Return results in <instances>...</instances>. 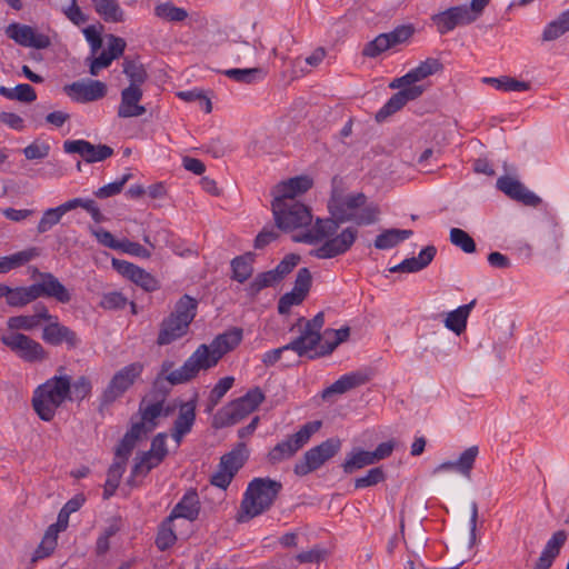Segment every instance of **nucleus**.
I'll list each match as a JSON object with an SVG mask.
<instances>
[{
    "instance_id": "1",
    "label": "nucleus",
    "mask_w": 569,
    "mask_h": 569,
    "mask_svg": "<svg viewBox=\"0 0 569 569\" xmlns=\"http://www.w3.org/2000/svg\"><path fill=\"white\" fill-rule=\"evenodd\" d=\"M363 192L343 194L337 188H332L328 200V210L331 218L317 219L311 228L297 237V241L316 243L326 239L318 248L310 251V256L318 259H331L345 254L353 246L358 238V230L353 227L343 229L339 234V226L345 222H353L357 226H370L378 221L380 208L377 203H367Z\"/></svg>"
},
{
    "instance_id": "11",
    "label": "nucleus",
    "mask_w": 569,
    "mask_h": 569,
    "mask_svg": "<svg viewBox=\"0 0 569 569\" xmlns=\"http://www.w3.org/2000/svg\"><path fill=\"white\" fill-rule=\"evenodd\" d=\"M341 447V441L338 438H329L320 445L307 450L302 458L296 462L293 471L297 476H307L320 467L328 460L335 457Z\"/></svg>"
},
{
    "instance_id": "8",
    "label": "nucleus",
    "mask_w": 569,
    "mask_h": 569,
    "mask_svg": "<svg viewBox=\"0 0 569 569\" xmlns=\"http://www.w3.org/2000/svg\"><path fill=\"white\" fill-rule=\"evenodd\" d=\"M271 208L278 229L290 231L309 227L312 222L311 210L302 202L272 200Z\"/></svg>"
},
{
    "instance_id": "63",
    "label": "nucleus",
    "mask_w": 569,
    "mask_h": 569,
    "mask_svg": "<svg viewBox=\"0 0 569 569\" xmlns=\"http://www.w3.org/2000/svg\"><path fill=\"white\" fill-rule=\"evenodd\" d=\"M61 11L68 20L78 27L86 23L89 19L88 16L83 13L81 8L78 6L77 0H70V4L63 7Z\"/></svg>"
},
{
    "instance_id": "16",
    "label": "nucleus",
    "mask_w": 569,
    "mask_h": 569,
    "mask_svg": "<svg viewBox=\"0 0 569 569\" xmlns=\"http://www.w3.org/2000/svg\"><path fill=\"white\" fill-rule=\"evenodd\" d=\"M167 433H158L151 441L150 449L136 457L131 469V477L147 475L151 469L158 467L167 457Z\"/></svg>"
},
{
    "instance_id": "43",
    "label": "nucleus",
    "mask_w": 569,
    "mask_h": 569,
    "mask_svg": "<svg viewBox=\"0 0 569 569\" xmlns=\"http://www.w3.org/2000/svg\"><path fill=\"white\" fill-rule=\"evenodd\" d=\"M153 12L157 18L167 22H182L188 18V11L174 6L171 1L157 3Z\"/></svg>"
},
{
    "instance_id": "61",
    "label": "nucleus",
    "mask_w": 569,
    "mask_h": 569,
    "mask_svg": "<svg viewBox=\"0 0 569 569\" xmlns=\"http://www.w3.org/2000/svg\"><path fill=\"white\" fill-rule=\"evenodd\" d=\"M71 201V209L82 208L84 209L93 219L94 222L99 223L104 220L103 214L101 213L99 207L96 201L92 199H83V198H73Z\"/></svg>"
},
{
    "instance_id": "2",
    "label": "nucleus",
    "mask_w": 569,
    "mask_h": 569,
    "mask_svg": "<svg viewBox=\"0 0 569 569\" xmlns=\"http://www.w3.org/2000/svg\"><path fill=\"white\" fill-rule=\"evenodd\" d=\"M281 490L282 483L278 480L269 477L253 478L243 493L237 521L241 523L248 522L268 511Z\"/></svg>"
},
{
    "instance_id": "19",
    "label": "nucleus",
    "mask_w": 569,
    "mask_h": 569,
    "mask_svg": "<svg viewBox=\"0 0 569 569\" xmlns=\"http://www.w3.org/2000/svg\"><path fill=\"white\" fill-rule=\"evenodd\" d=\"M63 91L73 101L86 103L102 99L107 94V86L99 80H80L66 84Z\"/></svg>"
},
{
    "instance_id": "44",
    "label": "nucleus",
    "mask_w": 569,
    "mask_h": 569,
    "mask_svg": "<svg viewBox=\"0 0 569 569\" xmlns=\"http://www.w3.org/2000/svg\"><path fill=\"white\" fill-rule=\"evenodd\" d=\"M223 74L236 82L251 84L263 80L266 71L262 68H234L224 70Z\"/></svg>"
},
{
    "instance_id": "26",
    "label": "nucleus",
    "mask_w": 569,
    "mask_h": 569,
    "mask_svg": "<svg viewBox=\"0 0 569 569\" xmlns=\"http://www.w3.org/2000/svg\"><path fill=\"white\" fill-rule=\"evenodd\" d=\"M196 399L181 402L179 406L178 417L171 429V437L178 445L181 442L182 438L192 430L196 421Z\"/></svg>"
},
{
    "instance_id": "36",
    "label": "nucleus",
    "mask_w": 569,
    "mask_h": 569,
    "mask_svg": "<svg viewBox=\"0 0 569 569\" xmlns=\"http://www.w3.org/2000/svg\"><path fill=\"white\" fill-rule=\"evenodd\" d=\"M99 17L111 23L124 21V11L117 0H91Z\"/></svg>"
},
{
    "instance_id": "9",
    "label": "nucleus",
    "mask_w": 569,
    "mask_h": 569,
    "mask_svg": "<svg viewBox=\"0 0 569 569\" xmlns=\"http://www.w3.org/2000/svg\"><path fill=\"white\" fill-rule=\"evenodd\" d=\"M426 79L422 77L419 68L416 67L402 76V80L408 83V88H403L397 93H395L376 113V120L378 122L385 121L388 117L399 111L402 107H405L409 101H412L419 98L423 92L422 86H416V82Z\"/></svg>"
},
{
    "instance_id": "7",
    "label": "nucleus",
    "mask_w": 569,
    "mask_h": 569,
    "mask_svg": "<svg viewBox=\"0 0 569 569\" xmlns=\"http://www.w3.org/2000/svg\"><path fill=\"white\" fill-rule=\"evenodd\" d=\"M322 423L319 420L305 423L296 433L287 437L271 448L267 455V461L270 465H278L292 458L301 448H303L320 428Z\"/></svg>"
},
{
    "instance_id": "21",
    "label": "nucleus",
    "mask_w": 569,
    "mask_h": 569,
    "mask_svg": "<svg viewBox=\"0 0 569 569\" xmlns=\"http://www.w3.org/2000/svg\"><path fill=\"white\" fill-rule=\"evenodd\" d=\"M112 266L120 274L141 287L147 292L160 289V282L156 277L131 262L113 259Z\"/></svg>"
},
{
    "instance_id": "22",
    "label": "nucleus",
    "mask_w": 569,
    "mask_h": 569,
    "mask_svg": "<svg viewBox=\"0 0 569 569\" xmlns=\"http://www.w3.org/2000/svg\"><path fill=\"white\" fill-rule=\"evenodd\" d=\"M497 188L510 199L521 202L528 207H538L541 199L525 187L519 180L509 176H502L497 180Z\"/></svg>"
},
{
    "instance_id": "35",
    "label": "nucleus",
    "mask_w": 569,
    "mask_h": 569,
    "mask_svg": "<svg viewBox=\"0 0 569 569\" xmlns=\"http://www.w3.org/2000/svg\"><path fill=\"white\" fill-rule=\"evenodd\" d=\"M568 539V532L563 529L555 531L546 542L538 560L552 566L556 558L559 556L561 548L565 546Z\"/></svg>"
},
{
    "instance_id": "27",
    "label": "nucleus",
    "mask_w": 569,
    "mask_h": 569,
    "mask_svg": "<svg viewBox=\"0 0 569 569\" xmlns=\"http://www.w3.org/2000/svg\"><path fill=\"white\" fill-rule=\"evenodd\" d=\"M478 455V446H471L467 448L463 452H461L457 460L445 461L437 466L433 470V473H439L443 471H455L466 478H470Z\"/></svg>"
},
{
    "instance_id": "4",
    "label": "nucleus",
    "mask_w": 569,
    "mask_h": 569,
    "mask_svg": "<svg viewBox=\"0 0 569 569\" xmlns=\"http://www.w3.org/2000/svg\"><path fill=\"white\" fill-rule=\"evenodd\" d=\"M197 309L198 301L189 295H183L177 301L174 310L161 321L157 343L167 346L184 337L197 316Z\"/></svg>"
},
{
    "instance_id": "13",
    "label": "nucleus",
    "mask_w": 569,
    "mask_h": 569,
    "mask_svg": "<svg viewBox=\"0 0 569 569\" xmlns=\"http://www.w3.org/2000/svg\"><path fill=\"white\" fill-rule=\"evenodd\" d=\"M481 14L470 4L450 7L445 11L431 16V21L437 31L443 36L457 27L468 26L478 20Z\"/></svg>"
},
{
    "instance_id": "25",
    "label": "nucleus",
    "mask_w": 569,
    "mask_h": 569,
    "mask_svg": "<svg viewBox=\"0 0 569 569\" xmlns=\"http://www.w3.org/2000/svg\"><path fill=\"white\" fill-rule=\"evenodd\" d=\"M312 179L307 176H298L282 181L273 189V200L282 202H299L296 198L307 192L312 187Z\"/></svg>"
},
{
    "instance_id": "32",
    "label": "nucleus",
    "mask_w": 569,
    "mask_h": 569,
    "mask_svg": "<svg viewBox=\"0 0 569 569\" xmlns=\"http://www.w3.org/2000/svg\"><path fill=\"white\" fill-rule=\"evenodd\" d=\"M366 382L367 376L361 372L346 373L322 391V398L329 399L332 395H342Z\"/></svg>"
},
{
    "instance_id": "62",
    "label": "nucleus",
    "mask_w": 569,
    "mask_h": 569,
    "mask_svg": "<svg viewBox=\"0 0 569 569\" xmlns=\"http://www.w3.org/2000/svg\"><path fill=\"white\" fill-rule=\"evenodd\" d=\"M300 257L295 253L287 254L274 269H272L279 282L288 276L299 263Z\"/></svg>"
},
{
    "instance_id": "6",
    "label": "nucleus",
    "mask_w": 569,
    "mask_h": 569,
    "mask_svg": "<svg viewBox=\"0 0 569 569\" xmlns=\"http://www.w3.org/2000/svg\"><path fill=\"white\" fill-rule=\"evenodd\" d=\"M199 357L200 355L193 351L178 369H174L173 361L163 360L153 381V387L160 389L166 396L169 390H162L163 382H168L170 386L182 385L196 378L201 370H208Z\"/></svg>"
},
{
    "instance_id": "42",
    "label": "nucleus",
    "mask_w": 569,
    "mask_h": 569,
    "mask_svg": "<svg viewBox=\"0 0 569 569\" xmlns=\"http://www.w3.org/2000/svg\"><path fill=\"white\" fill-rule=\"evenodd\" d=\"M411 236V230L387 229L376 237L375 247L379 250L391 249Z\"/></svg>"
},
{
    "instance_id": "23",
    "label": "nucleus",
    "mask_w": 569,
    "mask_h": 569,
    "mask_svg": "<svg viewBox=\"0 0 569 569\" xmlns=\"http://www.w3.org/2000/svg\"><path fill=\"white\" fill-rule=\"evenodd\" d=\"M39 276L41 281L32 283L37 299L40 297L53 298L60 303L71 301V293L57 277L50 272H41Z\"/></svg>"
},
{
    "instance_id": "40",
    "label": "nucleus",
    "mask_w": 569,
    "mask_h": 569,
    "mask_svg": "<svg viewBox=\"0 0 569 569\" xmlns=\"http://www.w3.org/2000/svg\"><path fill=\"white\" fill-rule=\"evenodd\" d=\"M36 300L37 297L33 284H30L28 287L16 288H11L8 286V292L6 296V302L8 306L13 308H23Z\"/></svg>"
},
{
    "instance_id": "17",
    "label": "nucleus",
    "mask_w": 569,
    "mask_h": 569,
    "mask_svg": "<svg viewBox=\"0 0 569 569\" xmlns=\"http://www.w3.org/2000/svg\"><path fill=\"white\" fill-rule=\"evenodd\" d=\"M302 322H305L303 330L295 339L300 347L305 348V352L308 356L311 351H318L317 347L321 345L323 336L320 331L325 325V315L323 312H318L312 319L307 321H305V318H300L298 322L292 326L291 330Z\"/></svg>"
},
{
    "instance_id": "50",
    "label": "nucleus",
    "mask_w": 569,
    "mask_h": 569,
    "mask_svg": "<svg viewBox=\"0 0 569 569\" xmlns=\"http://www.w3.org/2000/svg\"><path fill=\"white\" fill-rule=\"evenodd\" d=\"M126 470L124 461H114L108 469L103 489V499H109L119 487L120 479Z\"/></svg>"
},
{
    "instance_id": "29",
    "label": "nucleus",
    "mask_w": 569,
    "mask_h": 569,
    "mask_svg": "<svg viewBox=\"0 0 569 569\" xmlns=\"http://www.w3.org/2000/svg\"><path fill=\"white\" fill-rule=\"evenodd\" d=\"M437 248L432 244L423 248L418 257L407 258L400 263L389 269L390 272L413 273L427 268L436 257Z\"/></svg>"
},
{
    "instance_id": "31",
    "label": "nucleus",
    "mask_w": 569,
    "mask_h": 569,
    "mask_svg": "<svg viewBox=\"0 0 569 569\" xmlns=\"http://www.w3.org/2000/svg\"><path fill=\"white\" fill-rule=\"evenodd\" d=\"M70 515H71L70 512H68L67 510L61 508V510L58 513L57 522L54 525H51L48 528L42 543L40 545V547L36 551L37 558H41L43 556H48L50 553V551L53 550V548L56 546V542H57L56 541V535L59 531H62V530L67 529L68 523H69Z\"/></svg>"
},
{
    "instance_id": "46",
    "label": "nucleus",
    "mask_w": 569,
    "mask_h": 569,
    "mask_svg": "<svg viewBox=\"0 0 569 569\" xmlns=\"http://www.w3.org/2000/svg\"><path fill=\"white\" fill-rule=\"evenodd\" d=\"M0 94L9 100L30 103L37 99L36 90L28 83L17 84L14 88L0 87Z\"/></svg>"
},
{
    "instance_id": "54",
    "label": "nucleus",
    "mask_w": 569,
    "mask_h": 569,
    "mask_svg": "<svg viewBox=\"0 0 569 569\" xmlns=\"http://www.w3.org/2000/svg\"><path fill=\"white\" fill-rule=\"evenodd\" d=\"M141 420L149 426V430H153L157 427V419L163 411V399L152 403H148L143 407V401L140 405Z\"/></svg>"
},
{
    "instance_id": "41",
    "label": "nucleus",
    "mask_w": 569,
    "mask_h": 569,
    "mask_svg": "<svg viewBox=\"0 0 569 569\" xmlns=\"http://www.w3.org/2000/svg\"><path fill=\"white\" fill-rule=\"evenodd\" d=\"M71 201L68 200L66 201L64 203L56 207V208H50V209H47L38 226H37V231L39 233H44L47 231H49L53 226L58 224L62 218L63 214H66L67 212L71 211Z\"/></svg>"
},
{
    "instance_id": "58",
    "label": "nucleus",
    "mask_w": 569,
    "mask_h": 569,
    "mask_svg": "<svg viewBox=\"0 0 569 569\" xmlns=\"http://www.w3.org/2000/svg\"><path fill=\"white\" fill-rule=\"evenodd\" d=\"M392 48L391 42L386 33H381L377 36L372 41L368 42L363 50L362 54L365 57L369 58H376L380 53L385 52L386 50Z\"/></svg>"
},
{
    "instance_id": "47",
    "label": "nucleus",
    "mask_w": 569,
    "mask_h": 569,
    "mask_svg": "<svg viewBox=\"0 0 569 569\" xmlns=\"http://www.w3.org/2000/svg\"><path fill=\"white\" fill-rule=\"evenodd\" d=\"M122 67L123 73L130 82L129 86L141 88V86L147 81L148 73L140 61L124 58Z\"/></svg>"
},
{
    "instance_id": "49",
    "label": "nucleus",
    "mask_w": 569,
    "mask_h": 569,
    "mask_svg": "<svg viewBox=\"0 0 569 569\" xmlns=\"http://www.w3.org/2000/svg\"><path fill=\"white\" fill-rule=\"evenodd\" d=\"M569 31V9L563 11L556 20L549 22L543 32L545 41H552Z\"/></svg>"
},
{
    "instance_id": "59",
    "label": "nucleus",
    "mask_w": 569,
    "mask_h": 569,
    "mask_svg": "<svg viewBox=\"0 0 569 569\" xmlns=\"http://www.w3.org/2000/svg\"><path fill=\"white\" fill-rule=\"evenodd\" d=\"M132 178V174L127 172L120 179L111 183L104 184L94 191V196L100 199H106L120 193L124 184Z\"/></svg>"
},
{
    "instance_id": "37",
    "label": "nucleus",
    "mask_w": 569,
    "mask_h": 569,
    "mask_svg": "<svg viewBox=\"0 0 569 569\" xmlns=\"http://www.w3.org/2000/svg\"><path fill=\"white\" fill-rule=\"evenodd\" d=\"M39 256L38 248H29L10 256L0 257V273L20 268Z\"/></svg>"
},
{
    "instance_id": "45",
    "label": "nucleus",
    "mask_w": 569,
    "mask_h": 569,
    "mask_svg": "<svg viewBox=\"0 0 569 569\" xmlns=\"http://www.w3.org/2000/svg\"><path fill=\"white\" fill-rule=\"evenodd\" d=\"M482 81L487 84L492 86L495 89L505 91V92H521L528 91L530 89V83L527 81H520L515 78L502 76L499 78L487 77L483 78Z\"/></svg>"
},
{
    "instance_id": "39",
    "label": "nucleus",
    "mask_w": 569,
    "mask_h": 569,
    "mask_svg": "<svg viewBox=\"0 0 569 569\" xmlns=\"http://www.w3.org/2000/svg\"><path fill=\"white\" fill-rule=\"evenodd\" d=\"M254 254L247 252L231 260V278L240 283L246 282L253 273Z\"/></svg>"
},
{
    "instance_id": "15",
    "label": "nucleus",
    "mask_w": 569,
    "mask_h": 569,
    "mask_svg": "<svg viewBox=\"0 0 569 569\" xmlns=\"http://www.w3.org/2000/svg\"><path fill=\"white\" fill-rule=\"evenodd\" d=\"M46 325L42 327L41 339L50 346L66 345L68 350L77 349L81 345V339L74 330L62 325L58 316L51 315L47 310V317L43 319Z\"/></svg>"
},
{
    "instance_id": "34",
    "label": "nucleus",
    "mask_w": 569,
    "mask_h": 569,
    "mask_svg": "<svg viewBox=\"0 0 569 569\" xmlns=\"http://www.w3.org/2000/svg\"><path fill=\"white\" fill-rule=\"evenodd\" d=\"M350 335L349 327H342L340 329H327L323 333V342L320 345L319 350L313 355H309V358L328 356L342 342H345Z\"/></svg>"
},
{
    "instance_id": "10",
    "label": "nucleus",
    "mask_w": 569,
    "mask_h": 569,
    "mask_svg": "<svg viewBox=\"0 0 569 569\" xmlns=\"http://www.w3.org/2000/svg\"><path fill=\"white\" fill-rule=\"evenodd\" d=\"M242 340V329L232 328L218 335L210 345H200L194 351L207 369H210L228 352L236 349Z\"/></svg>"
},
{
    "instance_id": "55",
    "label": "nucleus",
    "mask_w": 569,
    "mask_h": 569,
    "mask_svg": "<svg viewBox=\"0 0 569 569\" xmlns=\"http://www.w3.org/2000/svg\"><path fill=\"white\" fill-rule=\"evenodd\" d=\"M92 392L91 380L87 376H80L74 381L71 380V396L69 401L80 403Z\"/></svg>"
},
{
    "instance_id": "12",
    "label": "nucleus",
    "mask_w": 569,
    "mask_h": 569,
    "mask_svg": "<svg viewBox=\"0 0 569 569\" xmlns=\"http://www.w3.org/2000/svg\"><path fill=\"white\" fill-rule=\"evenodd\" d=\"M142 371L141 362H132L117 371L100 397V407H108L121 398L133 386Z\"/></svg>"
},
{
    "instance_id": "52",
    "label": "nucleus",
    "mask_w": 569,
    "mask_h": 569,
    "mask_svg": "<svg viewBox=\"0 0 569 569\" xmlns=\"http://www.w3.org/2000/svg\"><path fill=\"white\" fill-rule=\"evenodd\" d=\"M276 274L272 270L258 273L253 280L246 287L247 295L251 298L256 297L261 290L278 283Z\"/></svg>"
},
{
    "instance_id": "57",
    "label": "nucleus",
    "mask_w": 569,
    "mask_h": 569,
    "mask_svg": "<svg viewBox=\"0 0 569 569\" xmlns=\"http://www.w3.org/2000/svg\"><path fill=\"white\" fill-rule=\"evenodd\" d=\"M450 241L453 246L460 248L466 253L476 251V242L468 232L460 228H452L450 230Z\"/></svg>"
},
{
    "instance_id": "20",
    "label": "nucleus",
    "mask_w": 569,
    "mask_h": 569,
    "mask_svg": "<svg viewBox=\"0 0 569 569\" xmlns=\"http://www.w3.org/2000/svg\"><path fill=\"white\" fill-rule=\"evenodd\" d=\"M63 150L67 153H77L86 162L93 163L100 162L113 154V149L107 144H92L87 140H66L63 142Z\"/></svg>"
},
{
    "instance_id": "48",
    "label": "nucleus",
    "mask_w": 569,
    "mask_h": 569,
    "mask_svg": "<svg viewBox=\"0 0 569 569\" xmlns=\"http://www.w3.org/2000/svg\"><path fill=\"white\" fill-rule=\"evenodd\" d=\"M370 465H373L370 451L358 449L352 450L350 453L347 455V458L341 467L345 473L351 475L357 470Z\"/></svg>"
},
{
    "instance_id": "56",
    "label": "nucleus",
    "mask_w": 569,
    "mask_h": 569,
    "mask_svg": "<svg viewBox=\"0 0 569 569\" xmlns=\"http://www.w3.org/2000/svg\"><path fill=\"white\" fill-rule=\"evenodd\" d=\"M234 378L231 376L221 378L212 388L208 398V410L211 411L232 388Z\"/></svg>"
},
{
    "instance_id": "3",
    "label": "nucleus",
    "mask_w": 569,
    "mask_h": 569,
    "mask_svg": "<svg viewBox=\"0 0 569 569\" xmlns=\"http://www.w3.org/2000/svg\"><path fill=\"white\" fill-rule=\"evenodd\" d=\"M71 396V376L67 373L54 375L38 386L33 391L31 405L42 421H51L58 408Z\"/></svg>"
},
{
    "instance_id": "53",
    "label": "nucleus",
    "mask_w": 569,
    "mask_h": 569,
    "mask_svg": "<svg viewBox=\"0 0 569 569\" xmlns=\"http://www.w3.org/2000/svg\"><path fill=\"white\" fill-rule=\"evenodd\" d=\"M172 522L173 520L167 517L159 527L156 545L161 551L167 550L173 546L177 540V536L172 528Z\"/></svg>"
},
{
    "instance_id": "28",
    "label": "nucleus",
    "mask_w": 569,
    "mask_h": 569,
    "mask_svg": "<svg viewBox=\"0 0 569 569\" xmlns=\"http://www.w3.org/2000/svg\"><path fill=\"white\" fill-rule=\"evenodd\" d=\"M47 310L48 308L44 305L38 303L34 306L33 315H19L9 317L7 320V328L16 332L19 330L33 331L47 317Z\"/></svg>"
},
{
    "instance_id": "5",
    "label": "nucleus",
    "mask_w": 569,
    "mask_h": 569,
    "mask_svg": "<svg viewBox=\"0 0 569 569\" xmlns=\"http://www.w3.org/2000/svg\"><path fill=\"white\" fill-rule=\"evenodd\" d=\"M264 393L259 387L250 389L242 397L230 401L217 411L212 418V427L222 429L233 426L253 412L264 400Z\"/></svg>"
},
{
    "instance_id": "64",
    "label": "nucleus",
    "mask_w": 569,
    "mask_h": 569,
    "mask_svg": "<svg viewBox=\"0 0 569 569\" xmlns=\"http://www.w3.org/2000/svg\"><path fill=\"white\" fill-rule=\"evenodd\" d=\"M303 300L305 297L291 290L280 297L278 301V312L280 315H288L293 306L300 305Z\"/></svg>"
},
{
    "instance_id": "60",
    "label": "nucleus",
    "mask_w": 569,
    "mask_h": 569,
    "mask_svg": "<svg viewBox=\"0 0 569 569\" xmlns=\"http://www.w3.org/2000/svg\"><path fill=\"white\" fill-rule=\"evenodd\" d=\"M386 475L381 467L370 469L366 476L359 477L355 480V488L362 489L367 487L376 486L385 481Z\"/></svg>"
},
{
    "instance_id": "24",
    "label": "nucleus",
    "mask_w": 569,
    "mask_h": 569,
    "mask_svg": "<svg viewBox=\"0 0 569 569\" xmlns=\"http://www.w3.org/2000/svg\"><path fill=\"white\" fill-rule=\"evenodd\" d=\"M143 91L136 86H128L121 91L117 114L119 118H136L144 114L147 109L140 104Z\"/></svg>"
},
{
    "instance_id": "33",
    "label": "nucleus",
    "mask_w": 569,
    "mask_h": 569,
    "mask_svg": "<svg viewBox=\"0 0 569 569\" xmlns=\"http://www.w3.org/2000/svg\"><path fill=\"white\" fill-rule=\"evenodd\" d=\"M249 457V450L244 442H239L230 452L220 458L219 467L234 476L243 467Z\"/></svg>"
},
{
    "instance_id": "38",
    "label": "nucleus",
    "mask_w": 569,
    "mask_h": 569,
    "mask_svg": "<svg viewBox=\"0 0 569 569\" xmlns=\"http://www.w3.org/2000/svg\"><path fill=\"white\" fill-rule=\"evenodd\" d=\"M475 305L476 300H472L471 302L460 306L453 311H450L445 320L446 327L457 335L463 332L467 327L468 317Z\"/></svg>"
},
{
    "instance_id": "51",
    "label": "nucleus",
    "mask_w": 569,
    "mask_h": 569,
    "mask_svg": "<svg viewBox=\"0 0 569 569\" xmlns=\"http://www.w3.org/2000/svg\"><path fill=\"white\" fill-rule=\"evenodd\" d=\"M289 350L295 351L299 357L307 356V353L305 352V348L300 347L299 343L296 341V339H293L292 341H290L289 343L282 346V347L271 349V350L264 352L262 355L261 361L263 362L264 366L271 367L280 360V358L284 351H289Z\"/></svg>"
},
{
    "instance_id": "18",
    "label": "nucleus",
    "mask_w": 569,
    "mask_h": 569,
    "mask_svg": "<svg viewBox=\"0 0 569 569\" xmlns=\"http://www.w3.org/2000/svg\"><path fill=\"white\" fill-rule=\"evenodd\" d=\"M6 34L16 43L27 48L47 49L50 44V38L43 33H37L28 24L12 22L6 28Z\"/></svg>"
},
{
    "instance_id": "14",
    "label": "nucleus",
    "mask_w": 569,
    "mask_h": 569,
    "mask_svg": "<svg viewBox=\"0 0 569 569\" xmlns=\"http://www.w3.org/2000/svg\"><path fill=\"white\" fill-rule=\"evenodd\" d=\"M0 340L24 362H41L48 358L43 346L24 333L12 332L2 336Z\"/></svg>"
},
{
    "instance_id": "30",
    "label": "nucleus",
    "mask_w": 569,
    "mask_h": 569,
    "mask_svg": "<svg viewBox=\"0 0 569 569\" xmlns=\"http://www.w3.org/2000/svg\"><path fill=\"white\" fill-rule=\"evenodd\" d=\"M200 512V501L196 490L187 491L180 501L173 507L170 515V519L176 520L183 518L189 521H194Z\"/></svg>"
}]
</instances>
